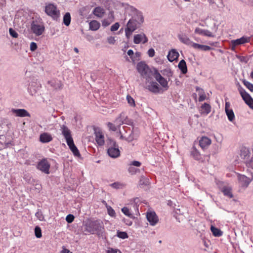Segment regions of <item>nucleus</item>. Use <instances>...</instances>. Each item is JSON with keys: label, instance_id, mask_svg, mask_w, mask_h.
<instances>
[{"label": "nucleus", "instance_id": "nucleus-1", "mask_svg": "<svg viewBox=\"0 0 253 253\" xmlns=\"http://www.w3.org/2000/svg\"><path fill=\"white\" fill-rule=\"evenodd\" d=\"M104 230V224L103 222L100 220H88L84 224V230L86 233L100 234L102 233Z\"/></svg>", "mask_w": 253, "mask_h": 253}, {"label": "nucleus", "instance_id": "nucleus-2", "mask_svg": "<svg viewBox=\"0 0 253 253\" xmlns=\"http://www.w3.org/2000/svg\"><path fill=\"white\" fill-rule=\"evenodd\" d=\"M44 11L53 20L58 21L60 17V11L56 4L52 3L46 4Z\"/></svg>", "mask_w": 253, "mask_h": 253}, {"label": "nucleus", "instance_id": "nucleus-3", "mask_svg": "<svg viewBox=\"0 0 253 253\" xmlns=\"http://www.w3.org/2000/svg\"><path fill=\"white\" fill-rule=\"evenodd\" d=\"M136 69L142 77L146 79L150 78L152 72L148 66L144 62H140L137 64Z\"/></svg>", "mask_w": 253, "mask_h": 253}, {"label": "nucleus", "instance_id": "nucleus-4", "mask_svg": "<svg viewBox=\"0 0 253 253\" xmlns=\"http://www.w3.org/2000/svg\"><path fill=\"white\" fill-rule=\"evenodd\" d=\"M238 90L244 101L252 109H253V98L246 92L240 84L238 85Z\"/></svg>", "mask_w": 253, "mask_h": 253}, {"label": "nucleus", "instance_id": "nucleus-5", "mask_svg": "<svg viewBox=\"0 0 253 253\" xmlns=\"http://www.w3.org/2000/svg\"><path fill=\"white\" fill-rule=\"evenodd\" d=\"M139 21H137L134 19H130L127 24L126 28L128 29V30L131 31H135L139 26V25L143 22V17L142 15H140L139 16Z\"/></svg>", "mask_w": 253, "mask_h": 253}, {"label": "nucleus", "instance_id": "nucleus-6", "mask_svg": "<svg viewBox=\"0 0 253 253\" xmlns=\"http://www.w3.org/2000/svg\"><path fill=\"white\" fill-rule=\"evenodd\" d=\"M50 164L46 159H42L37 165L36 168L45 174L49 173Z\"/></svg>", "mask_w": 253, "mask_h": 253}, {"label": "nucleus", "instance_id": "nucleus-7", "mask_svg": "<svg viewBox=\"0 0 253 253\" xmlns=\"http://www.w3.org/2000/svg\"><path fill=\"white\" fill-rule=\"evenodd\" d=\"M94 130L95 140L96 143L99 146H103L105 143L104 135L103 133L99 128H95Z\"/></svg>", "mask_w": 253, "mask_h": 253}, {"label": "nucleus", "instance_id": "nucleus-8", "mask_svg": "<svg viewBox=\"0 0 253 253\" xmlns=\"http://www.w3.org/2000/svg\"><path fill=\"white\" fill-rule=\"evenodd\" d=\"M32 31L37 36L41 35L44 30V27L42 24L33 21L31 24Z\"/></svg>", "mask_w": 253, "mask_h": 253}, {"label": "nucleus", "instance_id": "nucleus-9", "mask_svg": "<svg viewBox=\"0 0 253 253\" xmlns=\"http://www.w3.org/2000/svg\"><path fill=\"white\" fill-rule=\"evenodd\" d=\"M61 131L62 134L65 138L67 144L73 141V139L71 135V131L67 126L65 125L62 126H61Z\"/></svg>", "mask_w": 253, "mask_h": 253}, {"label": "nucleus", "instance_id": "nucleus-10", "mask_svg": "<svg viewBox=\"0 0 253 253\" xmlns=\"http://www.w3.org/2000/svg\"><path fill=\"white\" fill-rule=\"evenodd\" d=\"M146 217L152 226L155 225L159 221L158 217L154 211L147 212Z\"/></svg>", "mask_w": 253, "mask_h": 253}, {"label": "nucleus", "instance_id": "nucleus-11", "mask_svg": "<svg viewBox=\"0 0 253 253\" xmlns=\"http://www.w3.org/2000/svg\"><path fill=\"white\" fill-rule=\"evenodd\" d=\"M250 38L248 37L243 36L242 38L231 41V44L232 48L240 44L246 43L250 42Z\"/></svg>", "mask_w": 253, "mask_h": 253}, {"label": "nucleus", "instance_id": "nucleus-12", "mask_svg": "<svg viewBox=\"0 0 253 253\" xmlns=\"http://www.w3.org/2000/svg\"><path fill=\"white\" fill-rule=\"evenodd\" d=\"M230 104L229 102H226L225 105V111L227 116L228 119L232 122L235 119L234 112L230 108Z\"/></svg>", "mask_w": 253, "mask_h": 253}, {"label": "nucleus", "instance_id": "nucleus-13", "mask_svg": "<svg viewBox=\"0 0 253 253\" xmlns=\"http://www.w3.org/2000/svg\"><path fill=\"white\" fill-rule=\"evenodd\" d=\"M155 78L163 87L166 88L167 89L168 88L167 81L157 71L156 72Z\"/></svg>", "mask_w": 253, "mask_h": 253}, {"label": "nucleus", "instance_id": "nucleus-14", "mask_svg": "<svg viewBox=\"0 0 253 253\" xmlns=\"http://www.w3.org/2000/svg\"><path fill=\"white\" fill-rule=\"evenodd\" d=\"M133 42L135 44H139L141 42L145 43L148 42V39L144 34H137L134 36Z\"/></svg>", "mask_w": 253, "mask_h": 253}, {"label": "nucleus", "instance_id": "nucleus-15", "mask_svg": "<svg viewBox=\"0 0 253 253\" xmlns=\"http://www.w3.org/2000/svg\"><path fill=\"white\" fill-rule=\"evenodd\" d=\"M12 112L13 113L15 114L16 116L20 117H30V114L25 109H13L12 110Z\"/></svg>", "mask_w": 253, "mask_h": 253}, {"label": "nucleus", "instance_id": "nucleus-16", "mask_svg": "<svg viewBox=\"0 0 253 253\" xmlns=\"http://www.w3.org/2000/svg\"><path fill=\"white\" fill-rule=\"evenodd\" d=\"M194 32L195 34L204 36H207L209 37H214L213 34L211 31L208 30L202 29L198 27L195 29Z\"/></svg>", "mask_w": 253, "mask_h": 253}, {"label": "nucleus", "instance_id": "nucleus-17", "mask_svg": "<svg viewBox=\"0 0 253 253\" xmlns=\"http://www.w3.org/2000/svg\"><path fill=\"white\" fill-rule=\"evenodd\" d=\"M107 152L109 156L114 158L119 157L120 154L119 149L116 146L109 148Z\"/></svg>", "mask_w": 253, "mask_h": 253}, {"label": "nucleus", "instance_id": "nucleus-18", "mask_svg": "<svg viewBox=\"0 0 253 253\" xmlns=\"http://www.w3.org/2000/svg\"><path fill=\"white\" fill-rule=\"evenodd\" d=\"M238 180L242 187H247L251 181L250 179L244 175L239 174Z\"/></svg>", "mask_w": 253, "mask_h": 253}, {"label": "nucleus", "instance_id": "nucleus-19", "mask_svg": "<svg viewBox=\"0 0 253 253\" xmlns=\"http://www.w3.org/2000/svg\"><path fill=\"white\" fill-rule=\"evenodd\" d=\"M147 88L153 93H158L160 91L159 84L156 82H152L147 86Z\"/></svg>", "mask_w": 253, "mask_h": 253}, {"label": "nucleus", "instance_id": "nucleus-20", "mask_svg": "<svg viewBox=\"0 0 253 253\" xmlns=\"http://www.w3.org/2000/svg\"><path fill=\"white\" fill-rule=\"evenodd\" d=\"M211 140L206 136H203L199 141L200 146L202 148H205L209 146L211 144Z\"/></svg>", "mask_w": 253, "mask_h": 253}, {"label": "nucleus", "instance_id": "nucleus-21", "mask_svg": "<svg viewBox=\"0 0 253 253\" xmlns=\"http://www.w3.org/2000/svg\"><path fill=\"white\" fill-rule=\"evenodd\" d=\"M179 55L178 52L176 50L172 49L168 55V59L170 62H172L177 59Z\"/></svg>", "mask_w": 253, "mask_h": 253}, {"label": "nucleus", "instance_id": "nucleus-22", "mask_svg": "<svg viewBox=\"0 0 253 253\" xmlns=\"http://www.w3.org/2000/svg\"><path fill=\"white\" fill-rule=\"evenodd\" d=\"M211 111V106L210 104L205 103L200 107V112L201 114L208 115Z\"/></svg>", "mask_w": 253, "mask_h": 253}, {"label": "nucleus", "instance_id": "nucleus-23", "mask_svg": "<svg viewBox=\"0 0 253 253\" xmlns=\"http://www.w3.org/2000/svg\"><path fill=\"white\" fill-rule=\"evenodd\" d=\"M192 47L194 49H199L202 51H209L211 49V48L208 45L200 44L195 42H193Z\"/></svg>", "mask_w": 253, "mask_h": 253}, {"label": "nucleus", "instance_id": "nucleus-24", "mask_svg": "<svg viewBox=\"0 0 253 253\" xmlns=\"http://www.w3.org/2000/svg\"><path fill=\"white\" fill-rule=\"evenodd\" d=\"M48 84L53 87L55 89H61L63 84L60 81L52 80L48 82Z\"/></svg>", "mask_w": 253, "mask_h": 253}, {"label": "nucleus", "instance_id": "nucleus-25", "mask_svg": "<svg viewBox=\"0 0 253 253\" xmlns=\"http://www.w3.org/2000/svg\"><path fill=\"white\" fill-rule=\"evenodd\" d=\"M40 141L43 143H47L52 140L51 135L47 133H43L40 137Z\"/></svg>", "mask_w": 253, "mask_h": 253}, {"label": "nucleus", "instance_id": "nucleus-26", "mask_svg": "<svg viewBox=\"0 0 253 253\" xmlns=\"http://www.w3.org/2000/svg\"><path fill=\"white\" fill-rule=\"evenodd\" d=\"M180 41L187 45L192 46L193 42L185 35H179L178 36Z\"/></svg>", "mask_w": 253, "mask_h": 253}, {"label": "nucleus", "instance_id": "nucleus-27", "mask_svg": "<svg viewBox=\"0 0 253 253\" xmlns=\"http://www.w3.org/2000/svg\"><path fill=\"white\" fill-rule=\"evenodd\" d=\"M221 192L223 193L224 195L229 198L233 197V195L232 193V188L229 186H224L221 189Z\"/></svg>", "mask_w": 253, "mask_h": 253}, {"label": "nucleus", "instance_id": "nucleus-28", "mask_svg": "<svg viewBox=\"0 0 253 253\" xmlns=\"http://www.w3.org/2000/svg\"><path fill=\"white\" fill-rule=\"evenodd\" d=\"M196 91L198 92V95H199V101L202 102L204 101L206 99L207 96L204 89L197 86Z\"/></svg>", "mask_w": 253, "mask_h": 253}, {"label": "nucleus", "instance_id": "nucleus-29", "mask_svg": "<svg viewBox=\"0 0 253 253\" xmlns=\"http://www.w3.org/2000/svg\"><path fill=\"white\" fill-rule=\"evenodd\" d=\"M178 67L181 70L182 74H185L187 72V68L186 62L184 60H181L178 63Z\"/></svg>", "mask_w": 253, "mask_h": 253}, {"label": "nucleus", "instance_id": "nucleus-30", "mask_svg": "<svg viewBox=\"0 0 253 253\" xmlns=\"http://www.w3.org/2000/svg\"><path fill=\"white\" fill-rule=\"evenodd\" d=\"M69 146L70 149L73 153L74 155L76 157H79L80 156V152L79 150H78L76 146L75 145L74 141L72 142H71L70 143L67 144Z\"/></svg>", "mask_w": 253, "mask_h": 253}, {"label": "nucleus", "instance_id": "nucleus-31", "mask_svg": "<svg viewBox=\"0 0 253 253\" xmlns=\"http://www.w3.org/2000/svg\"><path fill=\"white\" fill-rule=\"evenodd\" d=\"M105 11L104 9L100 7H97L93 10V14L99 18L102 17Z\"/></svg>", "mask_w": 253, "mask_h": 253}, {"label": "nucleus", "instance_id": "nucleus-32", "mask_svg": "<svg viewBox=\"0 0 253 253\" xmlns=\"http://www.w3.org/2000/svg\"><path fill=\"white\" fill-rule=\"evenodd\" d=\"M100 26V23L96 20H92L89 23V29L92 31L97 30Z\"/></svg>", "mask_w": 253, "mask_h": 253}, {"label": "nucleus", "instance_id": "nucleus-33", "mask_svg": "<svg viewBox=\"0 0 253 253\" xmlns=\"http://www.w3.org/2000/svg\"><path fill=\"white\" fill-rule=\"evenodd\" d=\"M211 231L215 237H220L222 235L223 232L219 229L211 226Z\"/></svg>", "mask_w": 253, "mask_h": 253}, {"label": "nucleus", "instance_id": "nucleus-34", "mask_svg": "<svg viewBox=\"0 0 253 253\" xmlns=\"http://www.w3.org/2000/svg\"><path fill=\"white\" fill-rule=\"evenodd\" d=\"M240 151V156L241 157H243L244 158L249 157L250 152L248 148L245 147H242Z\"/></svg>", "mask_w": 253, "mask_h": 253}, {"label": "nucleus", "instance_id": "nucleus-35", "mask_svg": "<svg viewBox=\"0 0 253 253\" xmlns=\"http://www.w3.org/2000/svg\"><path fill=\"white\" fill-rule=\"evenodd\" d=\"M125 118H126L125 115L124 113H122L116 119L115 122L119 125V126H120L124 123Z\"/></svg>", "mask_w": 253, "mask_h": 253}, {"label": "nucleus", "instance_id": "nucleus-36", "mask_svg": "<svg viewBox=\"0 0 253 253\" xmlns=\"http://www.w3.org/2000/svg\"><path fill=\"white\" fill-rule=\"evenodd\" d=\"M71 23V15L70 13L67 12L63 17V23L68 26Z\"/></svg>", "mask_w": 253, "mask_h": 253}, {"label": "nucleus", "instance_id": "nucleus-37", "mask_svg": "<svg viewBox=\"0 0 253 253\" xmlns=\"http://www.w3.org/2000/svg\"><path fill=\"white\" fill-rule=\"evenodd\" d=\"M243 84H244V85L249 89L250 90L251 92H253V84L251 83L250 82L245 80H244L243 81H242Z\"/></svg>", "mask_w": 253, "mask_h": 253}, {"label": "nucleus", "instance_id": "nucleus-38", "mask_svg": "<svg viewBox=\"0 0 253 253\" xmlns=\"http://www.w3.org/2000/svg\"><path fill=\"white\" fill-rule=\"evenodd\" d=\"M34 231H35V236L37 238H40L42 237V230L39 226H36L35 228V229H34Z\"/></svg>", "mask_w": 253, "mask_h": 253}, {"label": "nucleus", "instance_id": "nucleus-39", "mask_svg": "<svg viewBox=\"0 0 253 253\" xmlns=\"http://www.w3.org/2000/svg\"><path fill=\"white\" fill-rule=\"evenodd\" d=\"M106 208L108 214L111 217H115L116 215V212L110 206L106 205Z\"/></svg>", "mask_w": 253, "mask_h": 253}, {"label": "nucleus", "instance_id": "nucleus-40", "mask_svg": "<svg viewBox=\"0 0 253 253\" xmlns=\"http://www.w3.org/2000/svg\"><path fill=\"white\" fill-rule=\"evenodd\" d=\"M36 216L37 217L38 219L40 221L44 220V217L42 214V212L41 210H38L37 212L35 213Z\"/></svg>", "mask_w": 253, "mask_h": 253}, {"label": "nucleus", "instance_id": "nucleus-41", "mask_svg": "<svg viewBox=\"0 0 253 253\" xmlns=\"http://www.w3.org/2000/svg\"><path fill=\"white\" fill-rule=\"evenodd\" d=\"M117 236L121 239H125L128 238L127 234L126 232L117 231Z\"/></svg>", "mask_w": 253, "mask_h": 253}, {"label": "nucleus", "instance_id": "nucleus-42", "mask_svg": "<svg viewBox=\"0 0 253 253\" xmlns=\"http://www.w3.org/2000/svg\"><path fill=\"white\" fill-rule=\"evenodd\" d=\"M122 211L126 215L128 216V217L132 216V214L129 211V210L127 207H124L122 209Z\"/></svg>", "mask_w": 253, "mask_h": 253}, {"label": "nucleus", "instance_id": "nucleus-43", "mask_svg": "<svg viewBox=\"0 0 253 253\" xmlns=\"http://www.w3.org/2000/svg\"><path fill=\"white\" fill-rule=\"evenodd\" d=\"M123 185L122 183H121L120 182H116L111 183L110 185V186L111 187H112V188H115V189H119L120 188H122V186Z\"/></svg>", "mask_w": 253, "mask_h": 253}, {"label": "nucleus", "instance_id": "nucleus-44", "mask_svg": "<svg viewBox=\"0 0 253 253\" xmlns=\"http://www.w3.org/2000/svg\"><path fill=\"white\" fill-rule=\"evenodd\" d=\"M126 99L128 103L131 106H135V101L132 97H131L130 95H128L126 96Z\"/></svg>", "mask_w": 253, "mask_h": 253}, {"label": "nucleus", "instance_id": "nucleus-45", "mask_svg": "<svg viewBox=\"0 0 253 253\" xmlns=\"http://www.w3.org/2000/svg\"><path fill=\"white\" fill-rule=\"evenodd\" d=\"M107 126L110 130L115 131L117 130L116 126L112 123L109 122L107 124Z\"/></svg>", "mask_w": 253, "mask_h": 253}, {"label": "nucleus", "instance_id": "nucleus-46", "mask_svg": "<svg viewBox=\"0 0 253 253\" xmlns=\"http://www.w3.org/2000/svg\"><path fill=\"white\" fill-rule=\"evenodd\" d=\"M75 217L73 214H69L67 215L66 220L68 223H72L74 220Z\"/></svg>", "mask_w": 253, "mask_h": 253}, {"label": "nucleus", "instance_id": "nucleus-47", "mask_svg": "<svg viewBox=\"0 0 253 253\" xmlns=\"http://www.w3.org/2000/svg\"><path fill=\"white\" fill-rule=\"evenodd\" d=\"M119 27H120L119 23L117 22V23H115L114 24H113L111 27L110 30L111 31L114 32V31H117L119 29Z\"/></svg>", "mask_w": 253, "mask_h": 253}, {"label": "nucleus", "instance_id": "nucleus-48", "mask_svg": "<svg viewBox=\"0 0 253 253\" xmlns=\"http://www.w3.org/2000/svg\"><path fill=\"white\" fill-rule=\"evenodd\" d=\"M128 170L130 173H131V174H133L137 172V171L139 170V169L131 166L129 167Z\"/></svg>", "mask_w": 253, "mask_h": 253}, {"label": "nucleus", "instance_id": "nucleus-49", "mask_svg": "<svg viewBox=\"0 0 253 253\" xmlns=\"http://www.w3.org/2000/svg\"><path fill=\"white\" fill-rule=\"evenodd\" d=\"M9 34L13 38H17L18 36V35L17 33V32H15L12 28H10L9 29Z\"/></svg>", "mask_w": 253, "mask_h": 253}, {"label": "nucleus", "instance_id": "nucleus-50", "mask_svg": "<svg viewBox=\"0 0 253 253\" xmlns=\"http://www.w3.org/2000/svg\"><path fill=\"white\" fill-rule=\"evenodd\" d=\"M107 253H121V252L118 249H114L113 248H109L107 251Z\"/></svg>", "mask_w": 253, "mask_h": 253}, {"label": "nucleus", "instance_id": "nucleus-51", "mask_svg": "<svg viewBox=\"0 0 253 253\" xmlns=\"http://www.w3.org/2000/svg\"><path fill=\"white\" fill-rule=\"evenodd\" d=\"M111 23V22L108 19H104L102 21V26L105 27L109 26Z\"/></svg>", "mask_w": 253, "mask_h": 253}, {"label": "nucleus", "instance_id": "nucleus-52", "mask_svg": "<svg viewBox=\"0 0 253 253\" xmlns=\"http://www.w3.org/2000/svg\"><path fill=\"white\" fill-rule=\"evenodd\" d=\"M140 184H141V185H147L148 181V180L146 178H145V177H141V179H140Z\"/></svg>", "mask_w": 253, "mask_h": 253}, {"label": "nucleus", "instance_id": "nucleus-53", "mask_svg": "<svg viewBox=\"0 0 253 253\" xmlns=\"http://www.w3.org/2000/svg\"><path fill=\"white\" fill-rule=\"evenodd\" d=\"M155 50L153 48H151L149 49L148 51V54L149 57H153L155 55Z\"/></svg>", "mask_w": 253, "mask_h": 253}, {"label": "nucleus", "instance_id": "nucleus-54", "mask_svg": "<svg viewBox=\"0 0 253 253\" xmlns=\"http://www.w3.org/2000/svg\"><path fill=\"white\" fill-rule=\"evenodd\" d=\"M37 48V44L34 42H32L30 44V50L32 51H35Z\"/></svg>", "mask_w": 253, "mask_h": 253}, {"label": "nucleus", "instance_id": "nucleus-55", "mask_svg": "<svg viewBox=\"0 0 253 253\" xmlns=\"http://www.w3.org/2000/svg\"><path fill=\"white\" fill-rule=\"evenodd\" d=\"M108 42L110 44H114L116 40L115 38L113 37H109L107 39Z\"/></svg>", "mask_w": 253, "mask_h": 253}, {"label": "nucleus", "instance_id": "nucleus-56", "mask_svg": "<svg viewBox=\"0 0 253 253\" xmlns=\"http://www.w3.org/2000/svg\"><path fill=\"white\" fill-rule=\"evenodd\" d=\"M133 31H129L128 30V29L126 28V30H125V33H126V37L127 38H129V37L130 36V35H131L132 33L133 32Z\"/></svg>", "mask_w": 253, "mask_h": 253}, {"label": "nucleus", "instance_id": "nucleus-57", "mask_svg": "<svg viewBox=\"0 0 253 253\" xmlns=\"http://www.w3.org/2000/svg\"><path fill=\"white\" fill-rule=\"evenodd\" d=\"M123 221L127 225L130 226L132 224V221L129 219H124Z\"/></svg>", "mask_w": 253, "mask_h": 253}, {"label": "nucleus", "instance_id": "nucleus-58", "mask_svg": "<svg viewBox=\"0 0 253 253\" xmlns=\"http://www.w3.org/2000/svg\"><path fill=\"white\" fill-rule=\"evenodd\" d=\"M247 165L249 167L253 169V159H250L249 162H247Z\"/></svg>", "mask_w": 253, "mask_h": 253}, {"label": "nucleus", "instance_id": "nucleus-59", "mask_svg": "<svg viewBox=\"0 0 253 253\" xmlns=\"http://www.w3.org/2000/svg\"><path fill=\"white\" fill-rule=\"evenodd\" d=\"M131 165L135 167H140L141 163L138 161H134L132 162Z\"/></svg>", "mask_w": 253, "mask_h": 253}, {"label": "nucleus", "instance_id": "nucleus-60", "mask_svg": "<svg viewBox=\"0 0 253 253\" xmlns=\"http://www.w3.org/2000/svg\"><path fill=\"white\" fill-rule=\"evenodd\" d=\"M203 243H204V245L205 247L206 248H207V249L209 248L210 245L209 241H207L205 240H203Z\"/></svg>", "mask_w": 253, "mask_h": 253}, {"label": "nucleus", "instance_id": "nucleus-61", "mask_svg": "<svg viewBox=\"0 0 253 253\" xmlns=\"http://www.w3.org/2000/svg\"><path fill=\"white\" fill-rule=\"evenodd\" d=\"M127 53L128 55L132 59H133L132 56L134 54L133 50L132 49H129L127 51Z\"/></svg>", "mask_w": 253, "mask_h": 253}, {"label": "nucleus", "instance_id": "nucleus-62", "mask_svg": "<svg viewBox=\"0 0 253 253\" xmlns=\"http://www.w3.org/2000/svg\"><path fill=\"white\" fill-rule=\"evenodd\" d=\"M62 253H72L70 252L69 250L64 249L62 251Z\"/></svg>", "mask_w": 253, "mask_h": 253}, {"label": "nucleus", "instance_id": "nucleus-63", "mask_svg": "<svg viewBox=\"0 0 253 253\" xmlns=\"http://www.w3.org/2000/svg\"><path fill=\"white\" fill-rule=\"evenodd\" d=\"M194 152H195V154H196V155H195V156H196V157H198V156H199V153H198V152H197L196 151V150H194Z\"/></svg>", "mask_w": 253, "mask_h": 253}, {"label": "nucleus", "instance_id": "nucleus-64", "mask_svg": "<svg viewBox=\"0 0 253 253\" xmlns=\"http://www.w3.org/2000/svg\"><path fill=\"white\" fill-rule=\"evenodd\" d=\"M74 51L76 52V53H78L79 52V50L77 48V47H75L74 49Z\"/></svg>", "mask_w": 253, "mask_h": 253}]
</instances>
